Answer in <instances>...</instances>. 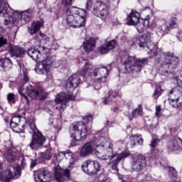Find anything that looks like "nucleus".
<instances>
[{"label": "nucleus", "instance_id": "11", "mask_svg": "<svg viewBox=\"0 0 182 182\" xmlns=\"http://www.w3.org/2000/svg\"><path fill=\"white\" fill-rule=\"evenodd\" d=\"M53 61L49 58L43 60L41 63L37 64L36 67V72L39 75H48L50 72Z\"/></svg>", "mask_w": 182, "mask_h": 182}, {"label": "nucleus", "instance_id": "48", "mask_svg": "<svg viewBox=\"0 0 182 182\" xmlns=\"http://www.w3.org/2000/svg\"><path fill=\"white\" fill-rule=\"evenodd\" d=\"M36 166H38V159H31V168H33Z\"/></svg>", "mask_w": 182, "mask_h": 182}, {"label": "nucleus", "instance_id": "44", "mask_svg": "<svg viewBox=\"0 0 182 182\" xmlns=\"http://www.w3.org/2000/svg\"><path fill=\"white\" fill-rule=\"evenodd\" d=\"M67 154H65V152L63 151L59 152L57 155L58 161H61V160H63L64 157H65V159H68Z\"/></svg>", "mask_w": 182, "mask_h": 182}, {"label": "nucleus", "instance_id": "42", "mask_svg": "<svg viewBox=\"0 0 182 182\" xmlns=\"http://www.w3.org/2000/svg\"><path fill=\"white\" fill-rule=\"evenodd\" d=\"M109 47H107V44H105L100 47V53L101 55H105V53H107L109 52Z\"/></svg>", "mask_w": 182, "mask_h": 182}, {"label": "nucleus", "instance_id": "52", "mask_svg": "<svg viewBox=\"0 0 182 182\" xmlns=\"http://www.w3.org/2000/svg\"><path fill=\"white\" fill-rule=\"evenodd\" d=\"M176 38H178L179 41H182V31H178L176 33Z\"/></svg>", "mask_w": 182, "mask_h": 182}, {"label": "nucleus", "instance_id": "9", "mask_svg": "<svg viewBox=\"0 0 182 182\" xmlns=\"http://www.w3.org/2000/svg\"><path fill=\"white\" fill-rule=\"evenodd\" d=\"M81 167L84 173L88 176H95L100 171V164L95 160L85 161Z\"/></svg>", "mask_w": 182, "mask_h": 182}, {"label": "nucleus", "instance_id": "25", "mask_svg": "<svg viewBox=\"0 0 182 182\" xmlns=\"http://www.w3.org/2000/svg\"><path fill=\"white\" fill-rule=\"evenodd\" d=\"M9 53L10 56L15 58H21L25 53V49L18 46H11L9 47Z\"/></svg>", "mask_w": 182, "mask_h": 182}, {"label": "nucleus", "instance_id": "8", "mask_svg": "<svg viewBox=\"0 0 182 182\" xmlns=\"http://www.w3.org/2000/svg\"><path fill=\"white\" fill-rule=\"evenodd\" d=\"M110 0H97L94 4L92 14L95 16L105 21L109 16Z\"/></svg>", "mask_w": 182, "mask_h": 182}, {"label": "nucleus", "instance_id": "32", "mask_svg": "<svg viewBox=\"0 0 182 182\" xmlns=\"http://www.w3.org/2000/svg\"><path fill=\"white\" fill-rule=\"evenodd\" d=\"M130 140L131 147H134L136 144H143V137H141V135H132L130 136Z\"/></svg>", "mask_w": 182, "mask_h": 182}, {"label": "nucleus", "instance_id": "46", "mask_svg": "<svg viewBox=\"0 0 182 182\" xmlns=\"http://www.w3.org/2000/svg\"><path fill=\"white\" fill-rule=\"evenodd\" d=\"M85 123H90L93 120V115L90 114L83 117Z\"/></svg>", "mask_w": 182, "mask_h": 182}, {"label": "nucleus", "instance_id": "39", "mask_svg": "<svg viewBox=\"0 0 182 182\" xmlns=\"http://www.w3.org/2000/svg\"><path fill=\"white\" fill-rule=\"evenodd\" d=\"M159 143H160V139L157 138V136H154L152 137V139L151 141V144H149V146L152 149H154L155 147H157V146H159Z\"/></svg>", "mask_w": 182, "mask_h": 182}, {"label": "nucleus", "instance_id": "51", "mask_svg": "<svg viewBox=\"0 0 182 182\" xmlns=\"http://www.w3.org/2000/svg\"><path fill=\"white\" fill-rule=\"evenodd\" d=\"M4 45H6V38H4V37L0 38V48L1 46H4Z\"/></svg>", "mask_w": 182, "mask_h": 182}, {"label": "nucleus", "instance_id": "21", "mask_svg": "<svg viewBox=\"0 0 182 182\" xmlns=\"http://www.w3.org/2000/svg\"><path fill=\"white\" fill-rule=\"evenodd\" d=\"M164 60L169 65L171 69H176L180 63V59L178 57L174 56L173 53H168L165 55Z\"/></svg>", "mask_w": 182, "mask_h": 182}, {"label": "nucleus", "instance_id": "59", "mask_svg": "<svg viewBox=\"0 0 182 182\" xmlns=\"http://www.w3.org/2000/svg\"><path fill=\"white\" fill-rule=\"evenodd\" d=\"M1 167H2V165L0 164V168H1Z\"/></svg>", "mask_w": 182, "mask_h": 182}, {"label": "nucleus", "instance_id": "1", "mask_svg": "<svg viewBox=\"0 0 182 182\" xmlns=\"http://www.w3.org/2000/svg\"><path fill=\"white\" fill-rule=\"evenodd\" d=\"M103 132H105V129L98 132L94 139L85 143L82 146L80 151V156L81 157H87L90 154H95L101 160H109V159L111 168L119 171V168H117L119 163L130 156V151H124L120 154L117 152L113 153V141L110 139H108V141L106 139L108 136L107 129H106L105 134H102L100 136Z\"/></svg>", "mask_w": 182, "mask_h": 182}, {"label": "nucleus", "instance_id": "14", "mask_svg": "<svg viewBox=\"0 0 182 182\" xmlns=\"http://www.w3.org/2000/svg\"><path fill=\"white\" fill-rule=\"evenodd\" d=\"M10 127L14 133H23L25 130V124L21 119V117H14L10 122Z\"/></svg>", "mask_w": 182, "mask_h": 182}, {"label": "nucleus", "instance_id": "41", "mask_svg": "<svg viewBox=\"0 0 182 182\" xmlns=\"http://www.w3.org/2000/svg\"><path fill=\"white\" fill-rule=\"evenodd\" d=\"M169 102L171 106H172V107H175V109H178L182 106V104H180V100H174L173 101L169 100Z\"/></svg>", "mask_w": 182, "mask_h": 182}, {"label": "nucleus", "instance_id": "2", "mask_svg": "<svg viewBox=\"0 0 182 182\" xmlns=\"http://www.w3.org/2000/svg\"><path fill=\"white\" fill-rule=\"evenodd\" d=\"M23 78L21 81L22 86L19 87L18 92L22 96L23 99H25L27 102H29L28 96L31 99H36V100H45L48 97V92L45 91L41 87H32V85L27 86L26 89L23 88V85L26 82L29 81V77H28V72L23 71ZM28 95V96H26Z\"/></svg>", "mask_w": 182, "mask_h": 182}, {"label": "nucleus", "instance_id": "29", "mask_svg": "<svg viewBox=\"0 0 182 182\" xmlns=\"http://www.w3.org/2000/svg\"><path fill=\"white\" fill-rule=\"evenodd\" d=\"M96 46V40L95 38H90L83 43V48L87 53H90Z\"/></svg>", "mask_w": 182, "mask_h": 182}, {"label": "nucleus", "instance_id": "55", "mask_svg": "<svg viewBox=\"0 0 182 182\" xmlns=\"http://www.w3.org/2000/svg\"><path fill=\"white\" fill-rule=\"evenodd\" d=\"M48 113H49V114H50V116H52V114H53V112L50 109H48Z\"/></svg>", "mask_w": 182, "mask_h": 182}, {"label": "nucleus", "instance_id": "24", "mask_svg": "<svg viewBox=\"0 0 182 182\" xmlns=\"http://www.w3.org/2000/svg\"><path fill=\"white\" fill-rule=\"evenodd\" d=\"M168 149L176 151V150H182V140L181 138L173 137L168 142Z\"/></svg>", "mask_w": 182, "mask_h": 182}, {"label": "nucleus", "instance_id": "49", "mask_svg": "<svg viewBox=\"0 0 182 182\" xmlns=\"http://www.w3.org/2000/svg\"><path fill=\"white\" fill-rule=\"evenodd\" d=\"M92 5H93V1H92V0H88L86 4V9L90 11Z\"/></svg>", "mask_w": 182, "mask_h": 182}, {"label": "nucleus", "instance_id": "53", "mask_svg": "<svg viewBox=\"0 0 182 182\" xmlns=\"http://www.w3.org/2000/svg\"><path fill=\"white\" fill-rule=\"evenodd\" d=\"M65 154H67V159H69V157H72V152L68 150L66 151H64Z\"/></svg>", "mask_w": 182, "mask_h": 182}, {"label": "nucleus", "instance_id": "15", "mask_svg": "<svg viewBox=\"0 0 182 182\" xmlns=\"http://www.w3.org/2000/svg\"><path fill=\"white\" fill-rule=\"evenodd\" d=\"M18 176H21V169L16 168L14 173L11 169H8L1 173L0 181L11 182V180L18 178Z\"/></svg>", "mask_w": 182, "mask_h": 182}, {"label": "nucleus", "instance_id": "26", "mask_svg": "<svg viewBox=\"0 0 182 182\" xmlns=\"http://www.w3.org/2000/svg\"><path fill=\"white\" fill-rule=\"evenodd\" d=\"M127 25L130 26L136 25L140 21V14L137 11H132L127 16Z\"/></svg>", "mask_w": 182, "mask_h": 182}, {"label": "nucleus", "instance_id": "28", "mask_svg": "<svg viewBox=\"0 0 182 182\" xmlns=\"http://www.w3.org/2000/svg\"><path fill=\"white\" fill-rule=\"evenodd\" d=\"M4 156L5 159L9 161V163H14V161H16L18 157V154L16 151H14L12 149L8 148L4 151Z\"/></svg>", "mask_w": 182, "mask_h": 182}, {"label": "nucleus", "instance_id": "40", "mask_svg": "<svg viewBox=\"0 0 182 182\" xmlns=\"http://www.w3.org/2000/svg\"><path fill=\"white\" fill-rule=\"evenodd\" d=\"M161 95V87L160 85H156L154 90V92L153 97L154 99H159V97Z\"/></svg>", "mask_w": 182, "mask_h": 182}, {"label": "nucleus", "instance_id": "10", "mask_svg": "<svg viewBox=\"0 0 182 182\" xmlns=\"http://www.w3.org/2000/svg\"><path fill=\"white\" fill-rule=\"evenodd\" d=\"M146 164H147L146 157L139 154L132 158L131 168L133 171H141V170L146 167Z\"/></svg>", "mask_w": 182, "mask_h": 182}, {"label": "nucleus", "instance_id": "12", "mask_svg": "<svg viewBox=\"0 0 182 182\" xmlns=\"http://www.w3.org/2000/svg\"><path fill=\"white\" fill-rule=\"evenodd\" d=\"M176 26H177V20L176 18H172L169 21H166L163 24L160 28H158L156 32L159 36H164V35L170 32V29H173Z\"/></svg>", "mask_w": 182, "mask_h": 182}, {"label": "nucleus", "instance_id": "30", "mask_svg": "<svg viewBox=\"0 0 182 182\" xmlns=\"http://www.w3.org/2000/svg\"><path fill=\"white\" fill-rule=\"evenodd\" d=\"M52 156H53V151L46 150L44 153H41L38 161L39 163H43L44 161H46V160H50V159H52Z\"/></svg>", "mask_w": 182, "mask_h": 182}, {"label": "nucleus", "instance_id": "5", "mask_svg": "<svg viewBox=\"0 0 182 182\" xmlns=\"http://www.w3.org/2000/svg\"><path fill=\"white\" fill-rule=\"evenodd\" d=\"M70 134L73 139L71 146H79V141L87 136V129L85 122H80L77 124H71L70 127Z\"/></svg>", "mask_w": 182, "mask_h": 182}, {"label": "nucleus", "instance_id": "17", "mask_svg": "<svg viewBox=\"0 0 182 182\" xmlns=\"http://www.w3.org/2000/svg\"><path fill=\"white\" fill-rule=\"evenodd\" d=\"M151 41V33L150 32H146L140 37L136 38L134 41L132 46H139V48H144L147 43Z\"/></svg>", "mask_w": 182, "mask_h": 182}, {"label": "nucleus", "instance_id": "22", "mask_svg": "<svg viewBox=\"0 0 182 182\" xmlns=\"http://www.w3.org/2000/svg\"><path fill=\"white\" fill-rule=\"evenodd\" d=\"M46 50H49V49L46 47L40 46V50L31 48L28 50L27 53L28 56L33 59V60L37 62V60L39 59V56H41V52L42 53H46Z\"/></svg>", "mask_w": 182, "mask_h": 182}, {"label": "nucleus", "instance_id": "33", "mask_svg": "<svg viewBox=\"0 0 182 182\" xmlns=\"http://www.w3.org/2000/svg\"><path fill=\"white\" fill-rule=\"evenodd\" d=\"M164 170L168 171L171 181L176 182V180H177V171L173 167L170 166H165Z\"/></svg>", "mask_w": 182, "mask_h": 182}, {"label": "nucleus", "instance_id": "37", "mask_svg": "<svg viewBox=\"0 0 182 182\" xmlns=\"http://www.w3.org/2000/svg\"><path fill=\"white\" fill-rule=\"evenodd\" d=\"M117 96V94L116 92L110 91L104 103H105V105H110V102H116Z\"/></svg>", "mask_w": 182, "mask_h": 182}, {"label": "nucleus", "instance_id": "16", "mask_svg": "<svg viewBox=\"0 0 182 182\" xmlns=\"http://www.w3.org/2000/svg\"><path fill=\"white\" fill-rule=\"evenodd\" d=\"M54 176L57 182H65L66 178H70V171L69 169L55 168Z\"/></svg>", "mask_w": 182, "mask_h": 182}, {"label": "nucleus", "instance_id": "45", "mask_svg": "<svg viewBox=\"0 0 182 182\" xmlns=\"http://www.w3.org/2000/svg\"><path fill=\"white\" fill-rule=\"evenodd\" d=\"M7 100L9 103H15V95L14 93L8 94Z\"/></svg>", "mask_w": 182, "mask_h": 182}, {"label": "nucleus", "instance_id": "47", "mask_svg": "<svg viewBox=\"0 0 182 182\" xmlns=\"http://www.w3.org/2000/svg\"><path fill=\"white\" fill-rule=\"evenodd\" d=\"M156 117L161 116V105H157L156 107Z\"/></svg>", "mask_w": 182, "mask_h": 182}, {"label": "nucleus", "instance_id": "34", "mask_svg": "<svg viewBox=\"0 0 182 182\" xmlns=\"http://www.w3.org/2000/svg\"><path fill=\"white\" fill-rule=\"evenodd\" d=\"M170 69V65L167 64L166 60L163 62L161 65L159 67V73L161 75L166 76V75H168V70Z\"/></svg>", "mask_w": 182, "mask_h": 182}, {"label": "nucleus", "instance_id": "4", "mask_svg": "<svg viewBox=\"0 0 182 182\" xmlns=\"http://www.w3.org/2000/svg\"><path fill=\"white\" fill-rule=\"evenodd\" d=\"M67 24L70 28H82L86 23V11L82 9L69 6L65 9Z\"/></svg>", "mask_w": 182, "mask_h": 182}, {"label": "nucleus", "instance_id": "20", "mask_svg": "<svg viewBox=\"0 0 182 182\" xmlns=\"http://www.w3.org/2000/svg\"><path fill=\"white\" fill-rule=\"evenodd\" d=\"M168 96V100H179V105H182V87L178 84L170 91Z\"/></svg>", "mask_w": 182, "mask_h": 182}, {"label": "nucleus", "instance_id": "50", "mask_svg": "<svg viewBox=\"0 0 182 182\" xmlns=\"http://www.w3.org/2000/svg\"><path fill=\"white\" fill-rule=\"evenodd\" d=\"M62 4L65 6H70V5H72V0H62Z\"/></svg>", "mask_w": 182, "mask_h": 182}, {"label": "nucleus", "instance_id": "13", "mask_svg": "<svg viewBox=\"0 0 182 182\" xmlns=\"http://www.w3.org/2000/svg\"><path fill=\"white\" fill-rule=\"evenodd\" d=\"M80 83V75L79 74H73L71 75L66 84H65V89L68 93H72L75 90V87L79 86Z\"/></svg>", "mask_w": 182, "mask_h": 182}, {"label": "nucleus", "instance_id": "19", "mask_svg": "<svg viewBox=\"0 0 182 182\" xmlns=\"http://www.w3.org/2000/svg\"><path fill=\"white\" fill-rule=\"evenodd\" d=\"M14 15V16H17V18H16L15 22L17 23L18 26H22V25H25V23H26V21H28L30 16H31L32 13L27 10L21 13L16 11Z\"/></svg>", "mask_w": 182, "mask_h": 182}, {"label": "nucleus", "instance_id": "43", "mask_svg": "<svg viewBox=\"0 0 182 182\" xmlns=\"http://www.w3.org/2000/svg\"><path fill=\"white\" fill-rule=\"evenodd\" d=\"M105 45H107L109 50H112V49H114V48H116V41L112 40L108 43H106Z\"/></svg>", "mask_w": 182, "mask_h": 182}, {"label": "nucleus", "instance_id": "56", "mask_svg": "<svg viewBox=\"0 0 182 182\" xmlns=\"http://www.w3.org/2000/svg\"><path fill=\"white\" fill-rule=\"evenodd\" d=\"M117 110H118L117 107L114 108V112H117Z\"/></svg>", "mask_w": 182, "mask_h": 182}, {"label": "nucleus", "instance_id": "58", "mask_svg": "<svg viewBox=\"0 0 182 182\" xmlns=\"http://www.w3.org/2000/svg\"><path fill=\"white\" fill-rule=\"evenodd\" d=\"M46 40L49 41V38L46 37Z\"/></svg>", "mask_w": 182, "mask_h": 182}, {"label": "nucleus", "instance_id": "35", "mask_svg": "<svg viewBox=\"0 0 182 182\" xmlns=\"http://www.w3.org/2000/svg\"><path fill=\"white\" fill-rule=\"evenodd\" d=\"M5 15H9V11L6 8L5 1L0 0V16H5Z\"/></svg>", "mask_w": 182, "mask_h": 182}, {"label": "nucleus", "instance_id": "7", "mask_svg": "<svg viewBox=\"0 0 182 182\" xmlns=\"http://www.w3.org/2000/svg\"><path fill=\"white\" fill-rule=\"evenodd\" d=\"M148 63L149 60L147 58L140 59L134 56H129L124 62V66L127 73H130V72H141L143 67Z\"/></svg>", "mask_w": 182, "mask_h": 182}, {"label": "nucleus", "instance_id": "38", "mask_svg": "<svg viewBox=\"0 0 182 182\" xmlns=\"http://www.w3.org/2000/svg\"><path fill=\"white\" fill-rule=\"evenodd\" d=\"M0 65L4 69H11L12 68V61L9 58L1 59Z\"/></svg>", "mask_w": 182, "mask_h": 182}, {"label": "nucleus", "instance_id": "3", "mask_svg": "<svg viewBox=\"0 0 182 182\" xmlns=\"http://www.w3.org/2000/svg\"><path fill=\"white\" fill-rule=\"evenodd\" d=\"M109 70H110V65L103 67V65L93 66L92 63H85L83 68L80 71V75L83 77H96L100 75L97 81L100 83H105L106 77L109 76Z\"/></svg>", "mask_w": 182, "mask_h": 182}, {"label": "nucleus", "instance_id": "27", "mask_svg": "<svg viewBox=\"0 0 182 182\" xmlns=\"http://www.w3.org/2000/svg\"><path fill=\"white\" fill-rule=\"evenodd\" d=\"M150 23V16H147L145 18H141L139 22L135 24L136 30L139 33L144 32L146 27L149 26Z\"/></svg>", "mask_w": 182, "mask_h": 182}, {"label": "nucleus", "instance_id": "57", "mask_svg": "<svg viewBox=\"0 0 182 182\" xmlns=\"http://www.w3.org/2000/svg\"><path fill=\"white\" fill-rule=\"evenodd\" d=\"M55 19H58V14H55Z\"/></svg>", "mask_w": 182, "mask_h": 182}, {"label": "nucleus", "instance_id": "23", "mask_svg": "<svg viewBox=\"0 0 182 182\" xmlns=\"http://www.w3.org/2000/svg\"><path fill=\"white\" fill-rule=\"evenodd\" d=\"M37 177L40 182L52 181V173L45 168H41L37 171Z\"/></svg>", "mask_w": 182, "mask_h": 182}, {"label": "nucleus", "instance_id": "18", "mask_svg": "<svg viewBox=\"0 0 182 182\" xmlns=\"http://www.w3.org/2000/svg\"><path fill=\"white\" fill-rule=\"evenodd\" d=\"M70 100V97L66 94V93H60L55 98V103L59 105V103L61 104L60 107H57L56 109H59L60 113L66 109V105H68V102Z\"/></svg>", "mask_w": 182, "mask_h": 182}, {"label": "nucleus", "instance_id": "36", "mask_svg": "<svg viewBox=\"0 0 182 182\" xmlns=\"http://www.w3.org/2000/svg\"><path fill=\"white\" fill-rule=\"evenodd\" d=\"M136 116H143V107H141V105H139L137 108L132 111L129 120L134 119Z\"/></svg>", "mask_w": 182, "mask_h": 182}, {"label": "nucleus", "instance_id": "31", "mask_svg": "<svg viewBox=\"0 0 182 182\" xmlns=\"http://www.w3.org/2000/svg\"><path fill=\"white\" fill-rule=\"evenodd\" d=\"M42 25H43V21H42L36 22L34 21L32 23L31 28L28 29L29 33L31 35H35V33H36V32L41 29V26H42Z\"/></svg>", "mask_w": 182, "mask_h": 182}, {"label": "nucleus", "instance_id": "6", "mask_svg": "<svg viewBox=\"0 0 182 182\" xmlns=\"http://www.w3.org/2000/svg\"><path fill=\"white\" fill-rule=\"evenodd\" d=\"M29 133L32 134V140L29 144L32 150H38L39 147L43 146V142L46 141V138L36 128V124L33 120H30L28 122Z\"/></svg>", "mask_w": 182, "mask_h": 182}, {"label": "nucleus", "instance_id": "54", "mask_svg": "<svg viewBox=\"0 0 182 182\" xmlns=\"http://www.w3.org/2000/svg\"><path fill=\"white\" fill-rule=\"evenodd\" d=\"M0 114H4V109L2 107H0Z\"/></svg>", "mask_w": 182, "mask_h": 182}]
</instances>
